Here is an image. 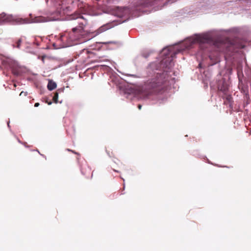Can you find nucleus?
Here are the masks:
<instances>
[{
	"label": "nucleus",
	"mask_w": 251,
	"mask_h": 251,
	"mask_svg": "<svg viewBox=\"0 0 251 251\" xmlns=\"http://www.w3.org/2000/svg\"><path fill=\"white\" fill-rule=\"evenodd\" d=\"M71 152L75 153V154H77V152H76L75 151H71Z\"/></svg>",
	"instance_id": "obj_18"
},
{
	"label": "nucleus",
	"mask_w": 251,
	"mask_h": 251,
	"mask_svg": "<svg viewBox=\"0 0 251 251\" xmlns=\"http://www.w3.org/2000/svg\"><path fill=\"white\" fill-rule=\"evenodd\" d=\"M8 64L11 69L13 74L15 75H21V68L15 61L9 59L7 60Z\"/></svg>",
	"instance_id": "obj_5"
},
{
	"label": "nucleus",
	"mask_w": 251,
	"mask_h": 251,
	"mask_svg": "<svg viewBox=\"0 0 251 251\" xmlns=\"http://www.w3.org/2000/svg\"><path fill=\"white\" fill-rule=\"evenodd\" d=\"M161 64L163 67L170 69L174 65L173 57L171 56L164 58L161 61Z\"/></svg>",
	"instance_id": "obj_7"
},
{
	"label": "nucleus",
	"mask_w": 251,
	"mask_h": 251,
	"mask_svg": "<svg viewBox=\"0 0 251 251\" xmlns=\"http://www.w3.org/2000/svg\"><path fill=\"white\" fill-rule=\"evenodd\" d=\"M27 95V92L22 91L20 94V96H26Z\"/></svg>",
	"instance_id": "obj_14"
},
{
	"label": "nucleus",
	"mask_w": 251,
	"mask_h": 251,
	"mask_svg": "<svg viewBox=\"0 0 251 251\" xmlns=\"http://www.w3.org/2000/svg\"><path fill=\"white\" fill-rule=\"evenodd\" d=\"M211 40L210 37L207 34H201L196 35L194 39L195 42L200 44L207 43Z\"/></svg>",
	"instance_id": "obj_6"
},
{
	"label": "nucleus",
	"mask_w": 251,
	"mask_h": 251,
	"mask_svg": "<svg viewBox=\"0 0 251 251\" xmlns=\"http://www.w3.org/2000/svg\"><path fill=\"white\" fill-rule=\"evenodd\" d=\"M164 81L163 74H154L145 82L143 90L147 95L158 93L162 90Z\"/></svg>",
	"instance_id": "obj_3"
},
{
	"label": "nucleus",
	"mask_w": 251,
	"mask_h": 251,
	"mask_svg": "<svg viewBox=\"0 0 251 251\" xmlns=\"http://www.w3.org/2000/svg\"><path fill=\"white\" fill-rule=\"evenodd\" d=\"M108 154L110 156L109 152L107 151Z\"/></svg>",
	"instance_id": "obj_24"
},
{
	"label": "nucleus",
	"mask_w": 251,
	"mask_h": 251,
	"mask_svg": "<svg viewBox=\"0 0 251 251\" xmlns=\"http://www.w3.org/2000/svg\"><path fill=\"white\" fill-rule=\"evenodd\" d=\"M28 16H32V14H29Z\"/></svg>",
	"instance_id": "obj_22"
},
{
	"label": "nucleus",
	"mask_w": 251,
	"mask_h": 251,
	"mask_svg": "<svg viewBox=\"0 0 251 251\" xmlns=\"http://www.w3.org/2000/svg\"><path fill=\"white\" fill-rule=\"evenodd\" d=\"M176 0H167V3H172L176 1Z\"/></svg>",
	"instance_id": "obj_15"
},
{
	"label": "nucleus",
	"mask_w": 251,
	"mask_h": 251,
	"mask_svg": "<svg viewBox=\"0 0 251 251\" xmlns=\"http://www.w3.org/2000/svg\"><path fill=\"white\" fill-rule=\"evenodd\" d=\"M21 39H19L17 41V42L16 43V47L17 48H20V45H21Z\"/></svg>",
	"instance_id": "obj_13"
},
{
	"label": "nucleus",
	"mask_w": 251,
	"mask_h": 251,
	"mask_svg": "<svg viewBox=\"0 0 251 251\" xmlns=\"http://www.w3.org/2000/svg\"><path fill=\"white\" fill-rule=\"evenodd\" d=\"M75 20L78 24L79 29H83L88 25V21L84 17H76Z\"/></svg>",
	"instance_id": "obj_8"
},
{
	"label": "nucleus",
	"mask_w": 251,
	"mask_h": 251,
	"mask_svg": "<svg viewBox=\"0 0 251 251\" xmlns=\"http://www.w3.org/2000/svg\"><path fill=\"white\" fill-rule=\"evenodd\" d=\"M0 16H6V14L4 13H3L2 14H1Z\"/></svg>",
	"instance_id": "obj_19"
},
{
	"label": "nucleus",
	"mask_w": 251,
	"mask_h": 251,
	"mask_svg": "<svg viewBox=\"0 0 251 251\" xmlns=\"http://www.w3.org/2000/svg\"><path fill=\"white\" fill-rule=\"evenodd\" d=\"M39 105V103H38V102H36L34 104L35 107H38Z\"/></svg>",
	"instance_id": "obj_16"
},
{
	"label": "nucleus",
	"mask_w": 251,
	"mask_h": 251,
	"mask_svg": "<svg viewBox=\"0 0 251 251\" xmlns=\"http://www.w3.org/2000/svg\"><path fill=\"white\" fill-rule=\"evenodd\" d=\"M78 12V16H81V15H89L94 16L95 15L93 13V8L87 4L80 6L79 7Z\"/></svg>",
	"instance_id": "obj_4"
},
{
	"label": "nucleus",
	"mask_w": 251,
	"mask_h": 251,
	"mask_svg": "<svg viewBox=\"0 0 251 251\" xmlns=\"http://www.w3.org/2000/svg\"><path fill=\"white\" fill-rule=\"evenodd\" d=\"M138 108H139V109H141L142 108V105L141 104H139L138 105Z\"/></svg>",
	"instance_id": "obj_17"
},
{
	"label": "nucleus",
	"mask_w": 251,
	"mask_h": 251,
	"mask_svg": "<svg viewBox=\"0 0 251 251\" xmlns=\"http://www.w3.org/2000/svg\"><path fill=\"white\" fill-rule=\"evenodd\" d=\"M51 103H52V102H48V104H49V105H50V104H51Z\"/></svg>",
	"instance_id": "obj_21"
},
{
	"label": "nucleus",
	"mask_w": 251,
	"mask_h": 251,
	"mask_svg": "<svg viewBox=\"0 0 251 251\" xmlns=\"http://www.w3.org/2000/svg\"><path fill=\"white\" fill-rule=\"evenodd\" d=\"M125 17H117L116 20L104 24L95 31L84 30L83 29L74 28L72 31L66 32L60 35L58 40V42H61L60 46L66 47L85 42L91 40L100 34L112 28L115 26L120 25L129 20L125 19Z\"/></svg>",
	"instance_id": "obj_1"
},
{
	"label": "nucleus",
	"mask_w": 251,
	"mask_h": 251,
	"mask_svg": "<svg viewBox=\"0 0 251 251\" xmlns=\"http://www.w3.org/2000/svg\"><path fill=\"white\" fill-rule=\"evenodd\" d=\"M66 20L58 18H54V17H28L24 19L20 17H0V24L4 23H10L12 24L40 23Z\"/></svg>",
	"instance_id": "obj_2"
},
{
	"label": "nucleus",
	"mask_w": 251,
	"mask_h": 251,
	"mask_svg": "<svg viewBox=\"0 0 251 251\" xmlns=\"http://www.w3.org/2000/svg\"><path fill=\"white\" fill-rule=\"evenodd\" d=\"M56 86L57 85L55 82H53L52 80H49L47 86L48 89L49 90L51 91L54 89L56 87Z\"/></svg>",
	"instance_id": "obj_10"
},
{
	"label": "nucleus",
	"mask_w": 251,
	"mask_h": 251,
	"mask_svg": "<svg viewBox=\"0 0 251 251\" xmlns=\"http://www.w3.org/2000/svg\"><path fill=\"white\" fill-rule=\"evenodd\" d=\"M228 89V85L224 82L221 84L219 85L218 90L222 92L224 94H226Z\"/></svg>",
	"instance_id": "obj_9"
},
{
	"label": "nucleus",
	"mask_w": 251,
	"mask_h": 251,
	"mask_svg": "<svg viewBox=\"0 0 251 251\" xmlns=\"http://www.w3.org/2000/svg\"><path fill=\"white\" fill-rule=\"evenodd\" d=\"M226 101L224 102L225 104L227 103L228 102L230 106L232 104V98L231 95H226Z\"/></svg>",
	"instance_id": "obj_11"
},
{
	"label": "nucleus",
	"mask_w": 251,
	"mask_h": 251,
	"mask_svg": "<svg viewBox=\"0 0 251 251\" xmlns=\"http://www.w3.org/2000/svg\"><path fill=\"white\" fill-rule=\"evenodd\" d=\"M58 98V94L57 92H55L53 97V98H52V100L54 101V102H55L56 103H57Z\"/></svg>",
	"instance_id": "obj_12"
},
{
	"label": "nucleus",
	"mask_w": 251,
	"mask_h": 251,
	"mask_svg": "<svg viewBox=\"0 0 251 251\" xmlns=\"http://www.w3.org/2000/svg\"><path fill=\"white\" fill-rule=\"evenodd\" d=\"M67 151H71H71H72V150H70L69 149H67Z\"/></svg>",
	"instance_id": "obj_20"
},
{
	"label": "nucleus",
	"mask_w": 251,
	"mask_h": 251,
	"mask_svg": "<svg viewBox=\"0 0 251 251\" xmlns=\"http://www.w3.org/2000/svg\"><path fill=\"white\" fill-rule=\"evenodd\" d=\"M14 87H15L16 86L15 84H14Z\"/></svg>",
	"instance_id": "obj_23"
}]
</instances>
